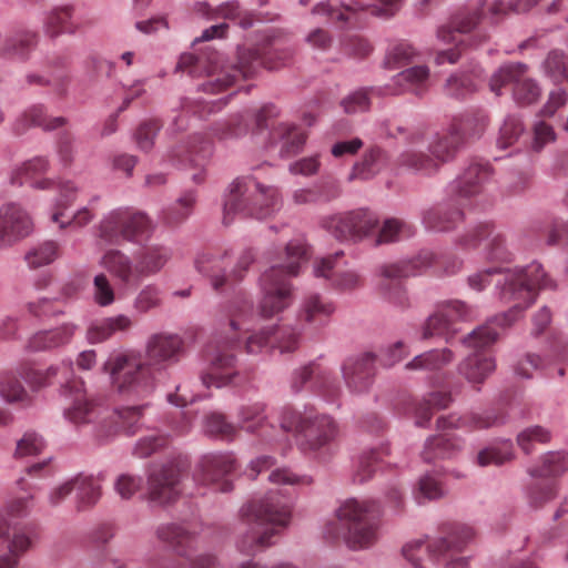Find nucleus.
Listing matches in <instances>:
<instances>
[{
  "mask_svg": "<svg viewBox=\"0 0 568 568\" xmlns=\"http://www.w3.org/2000/svg\"><path fill=\"white\" fill-rule=\"evenodd\" d=\"M493 281L496 282L500 301L513 306L468 334L463 344L469 348L483 349L493 345L499 336L496 326H510L535 302L539 290L554 287L552 281L537 262L514 268L488 267L467 278L469 287L477 292L484 291Z\"/></svg>",
  "mask_w": 568,
  "mask_h": 568,
  "instance_id": "obj_1",
  "label": "nucleus"
},
{
  "mask_svg": "<svg viewBox=\"0 0 568 568\" xmlns=\"http://www.w3.org/2000/svg\"><path fill=\"white\" fill-rule=\"evenodd\" d=\"M183 339L176 334L156 333L145 345V362L132 353L111 355L103 369L109 373L119 393L144 397L151 394L159 376L179 361Z\"/></svg>",
  "mask_w": 568,
  "mask_h": 568,
  "instance_id": "obj_2",
  "label": "nucleus"
},
{
  "mask_svg": "<svg viewBox=\"0 0 568 568\" xmlns=\"http://www.w3.org/2000/svg\"><path fill=\"white\" fill-rule=\"evenodd\" d=\"M290 58V51L274 43H265L256 48H239L236 63L233 65L220 67L221 55L216 52L200 57L183 53L176 68L192 77H209V80L202 84V90L207 93H217L240 78L253 77L262 67L268 70L277 69Z\"/></svg>",
  "mask_w": 568,
  "mask_h": 568,
  "instance_id": "obj_3",
  "label": "nucleus"
},
{
  "mask_svg": "<svg viewBox=\"0 0 568 568\" xmlns=\"http://www.w3.org/2000/svg\"><path fill=\"white\" fill-rule=\"evenodd\" d=\"M292 509V501L278 489L245 504L241 508V520L245 528L237 541V549L242 554L254 555L271 546V538L290 525Z\"/></svg>",
  "mask_w": 568,
  "mask_h": 568,
  "instance_id": "obj_4",
  "label": "nucleus"
},
{
  "mask_svg": "<svg viewBox=\"0 0 568 568\" xmlns=\"http://www.w3.org/2000/svg\"><path fill=\"white\" fill-rule=\"evenodd\" d=\"M253 315V303L247 297H239L230 304L229 326L225 332L219 333L211 343L210 365L201 377L203 385L220 388L236 384L239 373L234 351L240 345L241 333L247 331L245 325Z\"/></svg>",
  "mask_w": 568,
  "mask_h": 568,
  "instance_id": "obj_5",
  "label": "nucleus"
},
{
  "mask_svg": "<svg viewBox=\"0 0 568 568\" xmlns=\"http://www.w3.org/2000/svg\"><path fill=\"white\" fill-rule=\"evenodd\" d=\"M308 258V248L301 240L291 241L281 256L260 278L262 297L258 302V315L272 318L293 303V286L287 280L297 276L300 267Z\"/></svg>",
  "mask_w": 568,
  "mask_h": 568,
  "instance_id": "obj_6",
  "label": "nucleus"
},
{
  "mask_svg": "<svg viewBox=\"0 0 568 568\" xmlns=\"http://www.w3.org/2000/svg\"><path fill=\"white\" fill-rule=\"evenodd\" d=\"M379 506L373 500H346L336 511V520L325 526V536L343 538L352 549L371 547L377 538Z\"/></svg>",
  "mask_w": 568,
  "mask_h": 568,
  "instance_id": "obj_7",
  "label": "nucleus"
},
{
  "mask_svg": "<svg viewBox=\"0 0 568 568\" xmlns=\"http://www.w3.org/2000/svg\"><path fill=\"white\" fill-rule=\"evenodd\" d=\"M282 204L277 187L264 185L252 176L235 179L229 187L223 209V223L231 224L235 216L266 219Z\"/></svg>",
  "mask_w": 568,
  "mask_h": 568,
  "instance_id": "obj_8",
  "label": "nucleus"
},
{
  "mask_svg": "<svg viewBox=\"0 0 568 568\" xmlns=\"http://www.w3.org/2000/svg\"><path fill=\"white\" fill-rule=\"evenodd\" d=\"M475 537L467 525H458L448 538L415 540L403 547V556L415 568H467L464 558L456 557L462 547Z\"/></svg>",
  "mask_w": 568,
  "mask_h": 568,
  "instance_id": "obj_9",
  "label": "nucleus"
},
{
  "mask_svg": "<svg viewBox=\"0 0 568 568\" xmlns=\"http://www.w3.org/2000/svg\"><path fill=\"white\" fill-rule=\"evenodd\" d=\"M171 255L168 246L152 244L141 251L134 263L124 252L110 248L102 255L100 264L122 285L136 286L144 277L159 273Z\"/></svg>",
  "mask_w": 568,
  "mask_h": 568,
  "instance_id": "obj_10",
  "label": "nucleus"
},
{
  "mask_svg": "<svg viewBox=\"0 0 568 568\" xmlns=\"http://www.w3.org/2000/svg\"><path fill=\"white\" fill-rule=\"evenodd\" d=\"M281 428L284 432H295L300 437L303 452H317L332 443L337 436V426L333 418L314 410L298 413L285 407L281 414Z\"/></svg>",
  "mask_w": 568,
  "mask_h": 568,
  "instance_id": "obj_11",
  "label": "nucleus"
},
{
  "mask_svg": "<svg viewBox=\"0 0 568 568\" xmlns=\"http://www.w3.org/2000/svg\"><path fill=\"white\" fill-rule=\"evenodd\" d=\"M254 260L251 248L242 251L234 263L230 251L203 252L195 258V268L209 278L215 292H223L244 278Z\"/></svg>",
  "mask_w": 568,
  "mask_h": 568,
  "instance_id": "obj_12",
  "label": "nucleus"
},
{
  "mask_svg": "<svg viewBox=\"0 0 568 568\" xmlns=\"http://www.w3.org/2000/svg\"><path fill=\"white\" fill-rule=\"evenodd\" d=\"M154 231L152 220L134 207H118L106 213L98 225V235L109 244L139 243Z\"/></svg>",
  "mask_w": 568,
  "mask_h": 568,
  "instance_id": "obj_13",
  "label": "nucleus"
},
{
  "mask_svg": "<svg viewBox=\"0 0 568 568\" xmlns=\"http://www.w3.org/2000/svg\"><path fill=\"white\" fill-rule=\"evenodd\" d=\"M434 258L435 256L432 252L425 251L415 258L382 265L378 268V290L381 294L395 306L400 308L408 307L409 300L402 280L414 276L419 273L422 268L432 265Z\"/></svg>",
  "mask_w": 568,
  "mask_h": 568,
  "instance_id": "obj_14",
  "label": "nucleus"
},
{
  "mask_svg": "<svg viewBox=\"0 0 568 568\" xmlns=\"http://www.w3.org/2000/svg\"><path fill=\"white\" fill-rule=\"evenodd\" d=\"M483 242H486L485 258L488 262L507 264L514 261L515 255L505 232L491 221L474 225L458 239L457 243L463 250H475Z\"/></svg>",
  "mask_w": 568,
  "mask_h": 568,
  "instance_id": "obj_15",
  "label": "nucleus"
},
{
  "mask_svg": "<svg viewBox=\"0 0 568 568\" xmlns=\"http://www.w3.org/2000/svg\"><path fill=\"white\" fill-rule=\"evenodd\" d=\"M507 85H511L513 98L519 105H530L537 102L541 94L536 80L528 75V65L521 62L501 65L489 80L490 91L496 95H500L501 89Z\"/></svg>",
  "mask_w": 568,
  "mask_h": 568,
  "instance_id": "obj_16",
  "label": "nucleus"
},
{
  "mask_svg": "<svg viewBox=\"0 0 568 568\" xmlns=\"http://www.w3.org/2000/svg\"><path fill=\"white\" fill-rule=\"evenodd\" d=\"M186 467L187 460L182 457L152 467L148 474L146 499L160 506L175 503L182 491L181 477Z\"/></svg>",
  "mask_w": 568,
  "mask_h": 568,
  "instance_id": "obj_17",
  "label": "nucleus"
},
{
  "mask_svg": "<svg viewBox=\"0 0 568 568\" xmlns=\"http://www.w3.org/2000/svg\"><path fill=\"white\" fill-rule=\"evenodd\" d=\"M377 215L366 209L337 213L323 220V227L335 239L358 242L369 236L378 226Z\"/></svg>",
  "mask_w": 568,
  "mask_h": 568,
  "instance_id": "obj_18",
  "label": "nucleus"
},
{
  "mask_svg": "<svg viewBox=\"0 0 568 568\" xmlns=\"http://www.w3.org/2000/svg\"><path fill=\"white\" fill-rule=\"evenodd\" d=\"M67 389L73 394L72 403L64 409V417L75 426L94 424L95 437L102 442V424L109 408L88 398L83 383L72 381L67 384Z\"/></svg>",
  "mask_w": 568,
  "mask_h": 568,
  "instance_id": "obj_19",
  "label": "nucleus"
},
{
  "mask_svg": "<svg viewBox=\"0 0 568 568\" xmlns=\"http://www.w3.org/2000/svg\"><path fill=\"white\" fill-rule=\"evenodd\" d=\"M212 152L211 141L203 134H194L186 142L176 144L168 154L169 161L180 168H190L194 172L191 180L201 184L205 181V165Z\"/></svg>",
  "mask_w": 568,
  "mask_h": 568,
  "instance_id": "obj_20",
  "label": "nucleus"
},
{
  "mask_svg": "<svg viewBox=\"0 0 568 568\" xmlns=\"http://www.w3.org/2000/svg\"><path fill=\"white\" fill-rule=\"evenodd\" d=\"M471 316L473 310L462 301L443 303L426 320L422 329V338L442 336L449 342L458 333L455 324L459 321L470 320Z\"/></svg>",
  "mask_w": 568,
  "mask_h": 568,
  "instance_id": "obj_21",
  "label": "nucleus"
},
{
  "mask_svg": "<svg viewBox=\"0 0 568 568\" xmlns=\"http://www.w3.org/2000/svg\"><path fill=\"white\" fill-rule=\"evenodd\" d=\"M300 342V333L291 326L271 325L248 334L244 342L247 354H262L271 349L281 353L294 352Z\"/></svg>",
  "mask_w": 568,
  "mask_h": 568,
  "instance_id": "obj_22",
  "label": "nucleus"
},
{
  "mask_svg": "<svg viewBox=\"0 0 568 568\" xmlns=\"http://www.w3.org/2000/svg\"><path fill=\"white\" fill-rule=\"evenodd\" d=\"M313 272L316 277L328 281L329 286L338 292H353L364 285L362 275L356 270L346 267L342 251L316 260Z\"/></svg>",
  "mask_w": 568,
  "mask_h": 568,
  "instance_id": "obj_23",
  "label": "nucleus"
},
{
  "mask_svg": "<svg viewBox=\"0 0 568 568\" xmlns=\"http://www.w3.org/2000/svg\"><path fill=\"white\" fill-rule=\"evenodd\" d=\"M480 14L474 12H460L456 14L448 26H442L437 31V38L444 43H454L455 48L438 51L435 57L436 64L440 65L446 62L454 64L460 55L465 47L463 34L470 32L478 23Z\"/></svg>",
  "mask_w": 568,
  "mask_h": 568,
  "instance_id": "obj_24",
  "label": "nucleus"
},
{
  "mask_svg": "<svg viewBox=\"0 0 568 568\" xmlns=\"http://www.w3.org/2000/svg\"><path fill=\"white\" fill-rule=\"evenodd\" d=\"M399 134H406L405 139L409 148L404 150L396 160L399 168L422 176H434L439 172L432 153L427 150H420L418 146L425 141V131L420 129L406 131L402 126L397 128Z\"/></svg>",
  "mask_w": 568,
  "mask_h": 568,
  "instance_id": "obj_25",
  "label": "nucleus"
},
{
  "mask_svg": "<svg viewBox=\"0 0 568 568\" xmlns=\"http://www.w3.org/2000/svg\"><path fill=\"white\" fill-rule=\"evenodd\" d=\"M235 467L236 463L231 454H206L197 464L195 479L217 491L227 493L233 489L232 480L229 477Z\"/></svg>",
  "mask_w": 568,
  "mask_h": 568,
  "instance_id": "obj_26",
  "label": "nucleus"
},
{
  "mask_svg": "<svg viewBox=\"0 0 568 568\" xmlns=\"http://www.w3.org/2000/svg\"><path fill=\"white\" fill-rule=\"evenodd\" d=\"M307 383H311L313 389L328 399H334L339 392L333 373L316 363L302 366L291 375L290 386L293 393H300Z\"/></svg>",
  "mask_w": 568,
  "mask_h": 568,
  "instance_id": "obj_27",
  "label": "nucleus"
},
{
  "mask_svg": "<svg viewBox=\"0 0 568 568\" xmlns=\"http://www.w3.org/2000/svg\"><path fill=\"white\" fill-rule=\"evenodd\" d=\"M376 355L367 352L346 358L342 365L343 379L349 392H367L374 383Z\"/></svg>",
  "mask_w": 568,
  "mask_h": 568,
  "instance_id": "obj_28",
  "label": "nucleus"
},
{
  "mask_svg": "<svg viewBox=\"0 0 568 568\" xmlns=\"http://www.w3.org/2000/svg\"><path fill=\"white\" fill-rule=\"evenodd\" d=\"M32 231L29 214L16 203L0 207V246H10Z\"/></svg>",
  "mask_w": 568,
  "mask_h": 568,
  "instance_id": "obj_29",
  "label": "nucleus"
},
{
  "mask_svg": "<svg viewBox=\"0 0 568 568\" xmlns=\"http://www.w3.org/2000/svg\"><path fill=\"white\" fill-rule=\"evenodd\" d=\"M143 406L110 409L102 424V442H108L119 433L134 435L141 424Z\"/></svg>",
  "mask_w": 568,
  "mask_h": 568,
  "instance_id": "obj_30",
  "label": "nucleus"
},
{
  "mask_svg": "<svg viewBox=\"0 0 568 568\" xmlns=\"http://www.w3.org/2000/svg\"><path fill=\"white\" fill-rule=\"evenodd\" d=\"M276 115L277 110L272 104L262 106L256 113L245 111L244 113L233 115L226 123L220 124L214 130V135L220 140L237 138L247 131L248 119L254 118L256 126L258 129H264L267 126V120Z\"/></svg>",
  "mask_w": 568,
  "mask_h": 568,
  "instance_id": "obj_31",
  "label": "nucleus"
},
{
  "mask_svg": "<svg viewBox=\"0 0 568 568\" xmlns=\"http://www.w3.org/2000/svg\"><path fill=\"white\" fill-rule=\"evenodd\" d=\"M156 537L169 545L178 556L187 558L196 548L197 531L184 524H164L158 527Z\"/></svg>",
  "mask_w": 568,
  "mask_h": 568,
  "instance_id": "obj_32",
  "label": "nucleus"
},
{
  "mask_svg": "<svg viewBox=\"0 0 568 568\" xmlns=\"http://www.w3.org/2000/svg\"><path fill=\"white\" fill-rule=\"evenodd\" d=\"M428 67H410L397 73L393 78L392 83L385 87V93L392 95H399L408 92L417 97H420L428 90Z\"/></svg>",
  "mask_w": 568,
  "mask_h": 568,
  "instance_id": "obj_33",
  "label": "nucleus"
},
{
  "mask_svg": "<svg viewBox=\"0 0 568 568\" xmlns=\"http://www.w3.org/2000/svg\"><path fill=\"white\" fill-rule=\"evenodd\" d=\"M236 418L237 434L240 430H244L266 442H271L268 429H273V426L268 423L266 405L264 403L255 402L241 405L237 409Z\"/></svg>",
  "mask_w": 568,
  "mask_h": 568,
  "instance_id": "obj_34",
  "label": "nucleus"
},
{
  "mask_svg": "<svg viewBox=\"0 0 568 568\" xmlns=\"http://www.w3.org/2000/svg\"><path fill=\"white\" fill-rule=\"evenodd\" d=\"M490 175L491 168L487 162H470L463 174L454 181L452 192L457 197L469 199L481 192Z\"/></svg>",
  "mask_w": 568,
  "mask_h": 568,
  "instance_id": "obj_35",
  "label": "nucleus"
},
{
  "mask_svg": "<svg viewBox=\"0 0 568 568\" xmlns=\"http://www.w3.org/2000/svg\"><path fill=\"white\" fill-rule=\"evenodd\" d=\"M48 160L42 156H36L29 161H26L12 173L11 183L16 185L28 183L38 190L52 189L55 185L54 181L48 178H43V175L48 172Z\"/></svg>",
  "mask_w": 568,
  "mask_h": 568,
  "instance_id": "obj_36",
  "label": "nucleus"
},
{
  "mask_svg": "<svg viewBox=\"0 0 568 568\" xmlns=\"http://www.w3.org/2000/svg\"><path fill=\"white\" fill-rule=\"evenodd\" d=\"M458 126L449 125L446 133L436 135L427 145V151L432 153L438 170L444 164L455 160L460 149L465 145L463 136L458 135Z\"/></svg>",
  "mask_w": 568,
  "mask_h": 568,
  "instance_id": "obj_37",
  "label": "nucleus"
},
{
  "mask_svg": "<svg viewBox=\"0 0 568 568\" xmlns=\"http://www.w3.org/2000/svg\"><path fill=\"white\" fill-rule=\"evenodd\" d=\"M500 417L493 413H469L463 416H442L437 419V427L439 429H465L467 432H474L479 429H486L499 424Z\"/></svg>",
  "mask_w": 568,
  "mask_h": 568,
  "instance_id": "obj_38",
  "label": "nucleus"
},
{
  "mask_svg": "<svg viewBox=\"0 0 568 568\" xmlns=\"http://www.w3.org/2000/svg\"><path fill=\"white\" fill-rule=\"evenodd\" d=\"M335 306L318 294H310L302 303L300 318L308 325L321 327L328 323Z\"/></svg>",
  "mask_w": 568,
  "mask_h": 568,
  "instance_id": "obj_39",
  "label": "nucleus"
},
{
  "mask_svg": "<svg viewBox=\"0 0 568 568\" xmlns=\"http://www.w3.org/2000/svg\"><path fill=\"white\" fill-rule=\"evenodd\" d=\"M452 403V396L448 392L435 390L410 405L415 424L424 427L432 419L435 410L445 409Z\"/></svg>",
  "mask_w": 568,
  "mask_h": 568,
  "instance_id": "obj_40",
  "label": "nucleus"
},
{
  "mask_svg": "<svg viewBox=\"0 0 568 568\" xmlns=\"http://www.w3.org/2000/svg\"><path fill=\"white\" fill-rule=\"evenodd\" d=\"M133 321L124 314L105 317L94 321L87 331V338L90 343H102L118 332H128L132 328Z\"/></svg>",
  "mask_w": 568,
  "mask_h": 568,
  "instance_id": "obj_41",
  "label": "nucleus"
},
{
  "mask_svg": "<svg viewBox=\"0 0 568 568\" xmlns=\"http://www.w3.org/2000/svg\"><path fill=\"white\" fill-rule=\"evenodd\" d=\"M77 326L63 324L59 327L36 333L30 339L28 347L32 351H47L63 346L72 339Z\"/></svg>",
  "mask_w": 568,
  "mask_h": 568,
  "instance_id": "obj_42",
  "label": "nucleus"
},
{
  "mask_svg": "<svg viewBox=\"0 0 568 568\" xmlns=\"http://www.w3.org/2000/svg\"><path fill=\"white\" fill-rule=\"evenodd\" d=\"M388 161L386 151L379 146H372L365 151L361 161L354 164L349 179L369 180L382 172Z\"/></svg>",
  "mask_w": 568,
  "mask_h": 568,
  "instance_id": "obj_43",
  "label": "nucleus"
},
{
  "mask_svg": "<svg viewBox=\"0 0 568 568\" xmlns=\"http://www.w3.org/2000/svg\"><path fill=\"white\" fill-rule=\"evenodd\" d=\"M489 116L484 110H474L460 118H455L450 126H458V135L463 136V143L477 140L483 136L489 125Z\"/></svg>",
  "mask_w": 568,
  "mask_h": 568,
  "instance_id": "obj_44",
  "label": "nucleus"
},
{
  "mask_svg": "<svg viewBox=\"0 0 568 568\" xmlns=\"http://www.w3.org/2000/svg\"><path fill=\"white\" fill-rule=\"evenodd\" d=\"M496 368L495 359L486 354L475 352L459 364V373L474 384L483 383Z\"/></svg>",
  "mask_w": 568,
  "mask_h": 568,
  "instance_id": "obj_45",
  "label": "nucleus"
},
{
  "mask_svg": "<svg viewBox=\"0 0 568 568\" xmlns=\"http://www.w3.org/2000/svg\"><path fill=\"white\" fill-rule=\"evenodd\" d=\"M272 140L280 143L282 158H291L302 150L306 141V134L293 124L281 123L274 129Z\"/></svg>",
  "mask_w": 568,
  "mask_h": 568,
  "instance_id": "obj_46",
  "label": "nucleus"
},
{
  "mask_svg": "<svg viewBox=\"0 0 568 568\" xmlns=\"http://www.w3.org/2000/svg\"><path fill=\"white\" fill-rule=\"evenodd\" d=\"M65 119L62 116L47 118L41 105H33L26 110L16 121L14 130L17 134L24 133L30 126H40L43 130L51 131L64 125Z\"/></svg>",
  "mask_w": 568,
  "mask_h": 568,
  "instance_id": "obj_47",
  "label": "nucleus"
},
{
  "mask_svg": "<svg viewBox=\"0 0 568 568\" xmlns=\"http://www.w3.org/2000/svg\"><path fill=\"white\" fill-rule=\"evenodd\" d=\"M463 211L459 207L440 205L426 211L423 221L427 229L448 231L454 229L463 220Z\"/></svg>",
  "mask_w": 568,
  "mask_h": 568,
  "instance_id": "obj_48",
  "label": "nucleus"
},
{
  "mask_svg": "<svg viewBox=\"0 0 568 568\" xmlns=\"http://www.w3.org/2000/svg\"><path fill=\"white\" fill-rule=\"evenodd\" d=\"M36 538V530L30 527L21 528L14 531L10 541L9 554L0 556V568H13L18 564V558L26 552Z\"/></svg>",
  "mask_w": 568,
  "mask_h": 568,
  "instance_id": "obj_49",
  "label": "nucleus"
},
{
  "mask_svg": "<svg viewBox=\"0 0 568 568\" xmlns=\"http://www.w3.org/2000/svg\"><path fill=\"white\" fill-rule=\"evenodd\" d=\"M568 470V457L561 452H549L540 458V464L528 469L531 477L550 478Z\"/></svg>",
  "mask_w": 568,
  "mask_h": 568,
  "instance_id": "obj_50",
  "label": "nucleus"
},
{
  "mask_svg": "<svg viewBox=\"0 0 568 568\" xmlns=\"http://www.w3.org/2000/svg\"><path fill=\"white\" fill-rule=\"evenodd\" d=\"M459 448L460 443L449 437V435H437L426 440L422 457L425 462L430 463L449 457Z\"/></svg>",
  "mask_w": 568,
  "mask_h": 568,
  "instance_id": "obj_51",
  "label": "nucleus"
},
{
  "mask_svg": "<svg viewBox=\"0 0 568 568\" xmlns=\"http://www.w3.org/2000/svg\"><path fill=\"white\" fill-rule=\"evenodd\" d=\"M195 10L202 16L211 19L224 18L229 20H239L241 27L244 29L250 28L253 23L250 16L242 14L239 3L236 2H227L215 9H212L207 3L199 2L195 4Z\"/></svg>",
  "mask_w": 568,
  "mask_h": 568,
  "instance_id": "obj_52",
  "label": "nucleus"
},
{
  "mask_svg": "<svg viewBox=\"0 0 568 568\" xmlns=\"http://www.w3.org/2000/svg\"><path fill=\"white\" fill-rule=\"evenodd\" d=\"M72 12L71 6L53 8L45 20V32L50 37H57L61 33H73L77 26L72 20Z\"/></svg>",
  "mask_w": 568,
  "mask_h": 568,
  "instance_id": "obj_53",
  "label": "nucleus"
},
{
  "mask_svg": "<svg viewBox=\"0 0 568 568\" xmlns=\"http://www.w3.org/2000/svg\"><path fill=\"white\" fill-rule=\"evenodd\" d=\"M453 358V352L448 348L433 349L415 356L405 367L408 371H437L449 364Z\"/></svg>",
  "mask_w": 568,
  "mask_h": 568,
  "instance_id": "obj_54",
  "label": "nucleus"
},
{
  "mask_svg": "<svg viewBox=\"0 0 568 568\" xmlns=\"http://www.w3.org/2000/svg\"><path fill=\"white\" fill-rule=\"evenodd\" d=\"M79 510L92 507L101 497V486L92 476L73 477Z\"/></svg>",
  "mask_w": 568,
  "mask_h": 568,
  "instance_id": "obj_55",
  "label": "nucleus"
},
{
  "mask_svg": "<svg viewBox=\"0 0 568 568\" xmlns=\"http://www.w3.org/2000/svg\"><path fill=\"white\" fill-rule=\"evenodd\" d=\"M513 458V444L509 440H504L481 449L477 455V464L481 467L489 465L500 466Z\"/></svg>",
  "mask_w": 568,
  "mask_h": 568,
  "instance_id": "obj_56",
  "label": "nucleus"
},
{
  "mask_svg": "<svg viewBox=\"0 0 568 568\" xmlns=\"http://www.w3.org/2000/svg\"><path fill=\"white\" fill-rule=\"evenodd\" d=\"M478 77V74L455 73L446 80L444 92L450 98L465 99L477 90L476 78Z\"/></svg>",
  "mask_w": 568,
  "mask_h": 568,
  "instance_id": "obj_57",
  "label": "nucleus"
},
{
  "mask_svg": "<svg viewBox=\"0 0 568 568\" xmlns=\"http://www.w3.org/2000/svg\"><path fill=\"white\" fill-rule=\"evenodd\" d=\"M0 395L6 402L20 406H28L32 403V397L21 382L11 375L4 376L0 382Z\"/></svg>",
  "mask_w": 568,
  "mask_h": 568,
  "instance_id": "obj_58",
  "label": "nucleus"
},
{
  "mask_svg": "<svg viewBox=\"0 0 568 568\" xmlns=\"http://www.w3.org/2000/svg\"><path fill=\"white\" fill-rule=\"evenodd\" d=\"M59 255V243L55 241H45L30 250L26 255V261L30 267L38 268L52 263Z\"/></svg>",
  "mask_w": 568,
  "mask_h": 568,
  "instance_id": "obj_59",
  "label": "nucleus"
},
{
  "mask_svg": "<svg viewBox=\"0 0 568 568\" xmlns=\"http://www.w3.org/2000/svg\"><path fill=\"white\" fill-rule=\"evenodd\" d=\"M205 432L224 440H233L237 437V427L229 422L223 414L212 413L206 416Z\"/></svg>",
  "mask_w": 568,
  "mask_h": 568,
  "instance_id": "obj_60",
  "label": "nucleus"
},
{
  "mask_svg": "<svg viewBox=\"0 0 568 568\" xmlns=\"http://www.w3.org/2000/svg\"><path fill=\"white\" fill-rule=\"evenodd\" d=\"M162 305V292L155 284L142 287L133 301V308L139 314H146Z\"/></svg>",
  "mask_w": 568,
  "mask_h": 568,
  "instance_id": "obj_61",
  "label": "nucleus"
},
{
  "mask_svg": "<svg viewBox=\"0 0 568 568\" xmlns=\"http://www.w3.org/2000/svg\"><path fill=\"white\" fill-rule=\"evenodd\" d=\"M195 203L194 192L184 193L178 202L163 213V220L169 225L182 223L191 214Z\"/></svg>",
  "mask_w": 568,
  "mask_h": 568,
  "instance_id": "obj_62",
  "label": "nucleus"
},
{
  "mask_svg": "<svg viewBox=\"0 0 568 568\" xmlns=\"http://www.w3.org/2000/svg\"><path fill=\"white\" fill-rule=\"evenodd\" d=\"M92 297L94 303L101 307H108L116 301L115 288L104 273L94 276Z\"/></svg>",
  "mask_w": 568,
  "mask_h": 568,
  "instance_id": "obj_63",
  "label": "nucleus"
},
{
  "mask_svg": "<svg viewBox=\"0 0 568 568\" xmlns=\"http://www.w3.org/2000/svg\"><path fill=\"white\" fill-rule=\"evenodd\" d=\"M544 71L546 75L554 81H568V59L560 50H552L544 61Z\"/></svg>",
  "mask_w": 568,
  "mask_h": 568,
  "instance_id": "obj_64",
  "label": "nucleus"
}]
</instances>
